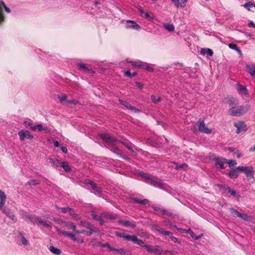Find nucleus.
<instances>
[{
  "label": "nucleus",
  "mask_w": 255,
  "mask_h": 255,
  "mask_svg": "<svg viewBox=\"0 0 255 255\" xmlns=\"http://www.w3.org/2000/svg\"><path fill=\"white\" fill-rule=\"evenodd\" d=\"M250 108L251 106L249 104L239 106H237V105L234 107L231 108L228 111V113L232 116L240 117L247 113Z\"/></svg>",
  "instance_id": "obj_1"
},
{
  "label": "nucleus",
  "mask_w": 255,
  "mask_h": 255,
  "mask_svg": "<svg viewBox=\"0 0 255 255\" xmlns=\"http://www.w3.org/2000/svg\"><path fill=\"white\" fill-rule=\"evenodd\" d=\"M238 169L240 170L241 172H244L246 175L248 180L250 181L253 180L255 181V172L253 167L252 166H239L238 167Z\"/></svg>",
  "instance_id": "obj_2"
},
{
  "label": "nucleus",
  "mask_w": 255,
  "mask_h": 255,
  "mask_svg": "<svg viewBox=\"0 0 255 255\" xmlns=\"http://www.w3.org/2000/svg\"><path fill=\"white\" fill-rule=\"evenodd\" d=\"M115 234L117 237L122 238L128 241H130L135 244H140L141 243L135 235H127L124 232L119 231L115 232Z\"/></svg>",
  "instance_id": "obj_3"
},
{
  "label": "nucleus",
  "mask_w": 255,
  "mask_h": 255,
  "mask_svg": "<svg viewBox=\"0 0 255 255\" xmlns=\"http://www.w3.org/2000/svg\"><path fill=\"white\" fill-rule=\"evenodd\" d=\"M92 218L98 221L99 222V223L101 225H103L105 221L103 218H106L107 219H112V215L108 214L106 213H103L101 214V215H98L93 213L92 214Z\"/></svg>",
  "instance_id": "obj_4"
},
{
  "label": "nucleus",
  "mask_w": 255,
  "mask_h": 255,
  "mask_svg": "<svg viewBox=\"0 0 255 255\" xmlns=\"http://www.w3.org/2000/svg\"><path fill=\"white\" fill-rule=\"evenodd\" d=\"M145 178L148 180V183L160 189H163L164 188V185L161 183L159 180H154L151 178L150 175H146L144 176Z\"/></svg>",
  "instance_id": "obj_5"
},
{
  "label": "nucleus",
  "mask_w": 255,
  "mask_h": 255,
  "mask_svg": "<svg viewBox=\"0 0 255 255\" xmlns=\"http://www.w3.org/2000/svg\"><path fill=\"white\" fill-rule=\"evenodd\" d=\"M3 8L8 13H10L11 11L10 9L6 6L4 1L0 0V25L2 24L5 19V16L2 12Z\"/></svg>",
  "instance_id": "obj_6"
},
{
  "label": "nucleus",
  "mask_w": 255,
  "mask_h": 255,
  "mask_svg": "<svg viewBox=\"0 0 255 255\" xmlns=\"http://www.w3.org/2000/svg\"><path fill=\"white\" fill-rule=\"evenodd\" d=\"M119 103L121 105H123L126 109L131 111L135 113H140L141 111L130 104L128 102L124 101L123 100H119Z\"/></svg>",
  "instance_id": "obj_7"
},
{
  "label": "nucleus",
  "mask_w": 255,
  "mask_h": 255,
  "mask_svg": "<svg viewBox=\"0 0 255 255\" xmlns=\"http://www.w3.org/2000/svg\"><path fill=\"white\" fill-rule=\"evenodd\" d=\"M85 183L88 184L90 185L92 189L94 191V193L95 194H100L101 193L102 189L100 187L98 186L97 184L93 181L90 180L88 179H86L85 180Z\"/></svg>",
  "instance_id": "obj_8"
},
{
  "label": "nucleus",
  "mask_w": 255,
  "mask_h": 255,
  "mask_svg": "<svg viewBox=\"0 0 255 255\" xmlns=\"http://www.w3.org/2000/svg\"><path fill=\"white\" fill-rule=\"evenodd\" d=\"M234 126L237 128V133H239L243 131H245L247 130V126L243 121L235 122L234 123Z\"/></svg>",
  "instance_id": "obj_9"
},
{
  "label": "nucleus",
  "mask_w": 255,
  "mask_h": 255,
  "mask_svg": "<svg viewBox=\"0 0 255 255\" xmlns=\"http://www.w3.org/2000/svg\"><path fill=\"white\" fill-rule=\"evenodd\" d=\"M18 134L19 136V138L20 140L23 141L25 139V138H27L28 139H32L33 138V136L31 134L30 132L28 130H22L18 132Z\"/></svg>",
  "instance_id": "obj_10"
},
{
  "label": "nucleus",
  "mask_w": 255,
  "mask_h": 255,
  "mask_svg": "<svg viewBox=\"0 0 255 255\" xmlns=\"http://www.w3.org/2000/svg\"><path fill=\"white\" fill-rule=\"evenodd\" d=\"M198 129L200 132L206 134H210L212 131L211 129L208 128L207 127L203 121L199 123L198 125Z\"/></svg>",
  "instance_id": "obj_11"
},
{
  "label": "nucleus",
  "mask_w": 255,
  "mask_h": 255,
  "mask_svg": "<svg viewBox=\"0 0 255 255\" xmlns=\"http://www.w3.org/2000/svg\"><path fill=\"white\" fill-rule=\"evenodd\" d=\"M214 159L216 162V164L219 165L221 169H225L226 168V166H225V163L227 162V159L219 156L215 157Z\"/></svg>",
  "instance_id": "obj_12"
},
{
  "label": "nucleus",
  "mask_w": 255,
  "mask_h": 255,
  "mask_svg": "<svg viewBox=\"0 0 255 255\" xmlns=\"http://www.w3.org/2000/svg\"><path fill=\"white\" fill-rule=\"evenodd\" d=\"M126 26L127 28H130L134 30H139L140 26L134 21L128 20L126 21Z\"/></svg>",
  "instance_id": "obj_13"
},
{
  "label": "nucleus",
  "mask_w": 255,
  "mask_h": 255,
  "mask_svg": "<svg viewBox=\"0 0 255 255\" xmlns=\"http://www.w3.org/2000/svg\"><path fill=\"white\" fill-rule=\"evenodd\" d=\"M217 186L230 193L232 196H236V191L234 189H230L229 186L224 184H217Z\"/></svg>",
  "instance_id": "obj_14"
},
{
  "label": "nucleus",
  "mask_w": 255,
  "mask_h": 255,
  "mask_svg": "<svg viewBox=\"0 0 255 255\" xmlns=\"http://www.w3.org/2000/svg\"><path fill=\"white\" fill-rule=\"evenodd\" d=\"M0 210H1V211L10 219L14 221H16L15 217L14 214L11 212L9 209L6 208L3 206L2 209H0Z\"/></svg>",
  "instance_id": "obj_15"
},
{
  "label": "nucleus",
  "mask_w": 255,
  "mask_h": 255,
  "mask_svg": "<svg viewBox=\"0 0 255 255\" xmlns=\"http://www.w3.org/2000/svg\"><path fill=\"white\" fill-rule=\"evenodd\" d=\"M153 228L157 232H159L160 234L166 236H168L169 237L172 234V233L170 232L165 231L163 228L160 227L158 225H154Z\"/></svg>",
  "instance_id": "obj_16"
},
{
  "label": "nucleus",
  "mask_w": 255,
  "mask_h": 255,
  "mask_svg": "<svg viewBox=\"0 0 255 255\" xmlns=\"http://www.w3.org/2000/svg\"><path fill=\"white\" fill-rule=\"evenodd\" d=\"M240 172V170L238 169L237 167V168L230 170L228 173V175L231 179H235L238 177Z\"/></svg>",
  "instance_id": "obj_17"
},
{
  "label": "nucleus",
  "mask_w": 255,
  "mask_h": 255,
  "mask_svg": "<svg viewBox=\"0 0 255 255\" xmlns=\"http://www.w3.org/2000/svg\"><path fill=\"white\" fill-rule=\"evenodd\" d=\"M131 200L134 203L141 205H145L149 203V200L147 199H140L137 197H133L131 198Z\"/></svg>",
  "instance_id": "obj_18"
},
{
  "label": "nucleus",
  "mask_w": 255,
  "mask_h": 255,
  "mask_svg": "<svg viewBox=\"0 0 255 255\" xmlns=\"http://www.w3.org/2000/svg\"><path fill=\"white\" fill-rule=\"evenodd\" d=\"M119 223L122 224L124 227H130L132 228H134L136 227V224L134 222H130L126 220H120Z\"/></svg>",
  "instance_id": "obj_19"
},
{
  "label": "nucleus",
  "mask_w": 255,
  "mask_h": 255,
  "mask_svg": "<svg viewBox=\"0 0 255 255\" xmlns=\"http://www.w3.org/2000/svg\"><path fill=\"white\" fill-rule=\"evenodd\" d=\"M127 254V251L125 249L121 248L117 249L113 248V255H126Z\"/></svg>",
  "instance_id": "obj_20"
},
{
  "label": "nucleus",
  "mask_w": 255,
  "mask_h": 255,
  "mask_svg": "<svg viewBox=\"0 0 255 255\" xmlns=\"http://www.w3.org/2000/svg\"><path fill=\"white\" fill-rule=\"evenodd\" d=\"M99 136L106 143L110 144L112 143V137L107 133L100 134Z\"/></svg>",
  "instance_id": "obj_21"
},
{
  "label": "nucleus",
  "mask_w": 255,
  "mask_h": 255,
  "mask_svg": "<svg viewBox=\"0 0 255 255\" xmlns=\"http://www.w3.org/2000/svg\"><path fill=\"white\" fill-rule=\"evenodd\" d=\"M228 46L230 48L236 51L237 53L239 54L240 57H243V53L241 50L238 47V46L236 44L234 43H230L228 44Z\"/></svg>",
  "instance_id": "obj_22"
},
{
  "label": "nucleus",
  "mask_w": 255,
  "mask_h": 255,
  "mask_svg": "<svg viewBox=\"0 0 255 255\" xmlns=\"http://www.w3.org/2000/svg\"><path fill=\"white\" fill-rule=\"evenodd\" d=\"M0 209H2V207L5 203V201L6 199V196L4 192L0 189Z\"/></svg>",
  "instance_id": "obj_23"
},
{
  "label": "nucleus",
  "mask_w": 255,
  "mask_h": 255,
  "mask_svg": "<svg viewBox=\"0 0 255 255\" xmlns=\"http://www.w3.org/2000/svg\"><path fill=\"white\" fill-rule=\"evenodd\" d=\"M161 213L163 215H166L172 218L176 217V214L170 210H166L163 208V209L161 210Z\"/></svg>",
  "instance_id": "obj_24"
},
{
  "label": "nucleus",
  "mask_w": 255,
  "mask_h": 255,
  "mask_svg": "<svg viewBox=\"0 0 255 255\" xmlns=\"http://www.w3.org/2000/svg\"><path fill=\"white\" fill-rule=\"evenodd\" d=\"M200 54L203 55L207 54L210 56H212L213 55V51L210 48H203L201 49Z\"/></svg>",
  "instance_id": "obj_25"
},
{
  "label": "nucleus",
  "mask_w": 255,
  "mask_h": 255,
  "mask_svg": "<svg viewBox=\"0 0 255 255\" xmlns=\"http://www.w3.org/2000/svg\"><path fill=\"white\" fill-rule=\"evenodd\" d=\"M39 226L42 225L46 228H50L51 227V223L49 221L44 222L41 219H38L36 223Z\"/></svg>",
  "instance_id": "obj_26"
},
{
  "label": "nucleus",
  "mask_w": 255,
  "mask_h": 255,
  "mask_svg": "<svg viewBox=\"0 0 255 255\" xmlns=\"http://www.w3.org/2000/svg\"><path fill=\"white\" fill-rule=\"evenodd\" d=\"M237 86L238 92L240 94H242L243 92H245L246 94H247V89L246 86H242L239 83L237 84Z\"/></svg>",
  "instance_id": "obj_27"
},
{
  "label": "nucleus",
  "mask_w": 255,
  "mask_h": 255,
  "mask_svg": "<svg viewBox=\"0 0 255 255\" xmlns=\"http://www.w3.org/2000/svg\"><path fill=\"white\" fill-rule=\"evenodd\" d=\"M49 249L50 252H51L53 254L56 255H59L61 253V251L60 249L56 248L52 246H50Z\"/></svg>",
  "instance_id": "obj_28"
},
{
  "label": "nucleus",
  "mask_w": 255,
  "mask_h": 255,
  "mask_svg": "<svg viewBox=\"0 0 255 255\" xmlns=\"http://www.w3.org/2000/svg\"><path fill=\"white\" fill-rule=\"evenodd\" d=\"M139 241H141V243H140V244L137 245L144 248L147 251L152 253L153 249L151 248V246L147 245H144L143 241L140 239H139Z\"/></svg>",
  "instance_id": "obj_29"
},
{
  "label": "nucleus",
  "mask_w": 255,
  "mask_h": 255,
  "mask_svg": "<svg viewBox=\"0 0 255 255\" xmlns=\"http://www.w3.org/2000/svg\"><path fill=\"white\" fill-rule=\"evenodd\" d=\"M124 75L125 76L129 77L130 78H132V77L135 76L137 75L136 72L130 73V70L129 69H127L125 71Z\"/></svg>",
  "instance_id": "obj_30"
},
{
  "label": "nucleus",
  "mask_w": 255,
  "mask_h": 255,
  "mask_svg": "<svg viewBox=\"0 0 255 255\" xmlns=\"http://www.w3.org/2000/svg\"><path fill=\"white\" fill-rule=\"evenodd\" d=\"M81 225L82 226L87 228V229H92V228H94L92 224L84 221L81 222Z\"/></svg>",
  "instance_id": "obj_31"
},
{
  "label": "nucleus",
  "mask_w": 255,
  "mask_h": 255,
  "mask_svg": "<svg viewBox=\"0 0 255 255\" xmlns=\"http://www.w3.org/2000/svg\"><path fill=\"white\" fill-rule=\"evenodd\" d=\"M228 103L232 108L237 106L238 104V101L236 99L232 98L228 101Z\"/></svg>",
  "instance_id": "obj_32"
},
{
  "label": "nucleus",
  "mask_w": 255,
  "mask_h": 255,
  "mask_svg": "<svg viewBox=\"0 0 255 255\" xmlns=\"http://www.w3.org/2000/svg\"><path fill=\"white\" fill-rule=\"evenodd\" d=\"M65 171L66 172H70L71 170V168L68 165V163L67 162H62L61 165H60Z\"/></svg>",
  "instance_id": "obj_33"
},
{
  "label": "nucleus",
  "mask_w": 255,
  "mask_h": 255,
  "mask_svg": "<svg viewBox=\"0 0 255 255\" xmlns=\"http://www.w3.org/2000/svg\"><path fill=\"white\" fill-rule=\"evenodd\" d=\"M174 164L176 165L175 169L177 170H179L181 169H183L184 170H186L188 167V165L186 163H183L181 165H178L176 162H173Z\"/></svg>",
  "instance_id": "obj_34"
},
{
  "label": "nucleus",
  "mask_w": 255,
  "mask_h": 255,
  "mask_svg": "<svg viewBox=\"0 0 255 255\" xmlns=\"http://www.w3.org/2000/svg\"><path fill=\"white\" fill-rule=\"evenodd\" d=\"M244 7L246 8L248 10L251 11V8L254 7L255 8V4L252 2H248L244 5Z\"/></svg>",
  "instance_id": "obj_35"
},
{
  "label": "nucleus",
  "mask_w": 255,
  "mask_h": 255,
  "mask_svg": "<svg viewBox=\"0 0 255 255\" xmlns=\"http://www.w3.org/2000/svg\"><path fill=\"white\" fill-rule=\"evenodd\" d=\"M164 27L168 31L171 32L174 30V26L172 24L166 23L164 24Z\"/></svg>",
  "instance_id": "obj_36"
},
{
  "label": "nucleus",
  "mask_w": 255,
  "mask_h": 255,
  "mask_svg": "<svg viewBox=\"0 0 255 255\" xmlns=\"http://www.w3.org/2000/svg\"><path fill=\"white\" fill-rule=\"evenodd\" d=\"M151 99L154 104H157L161 101V98L160 97H157L154 95L151 96Z\"/></svg>",
  "instance_id": "obj_37"
},
{
  "label": "nucleus",
  "mask_w": 255,
  "mask_h": 255,
  "mask_svg": "<svg viewBox=\"0 0 255 255\" xmlns=\"http://www.w3.org/2000/svg\"><path fill=\"white\" fill-rule=\"evenodd\" d=\"M25 218L28 219L30 222L32 223H36L37 222V220H38V219L34 217H32L31 216V215H25Z\"/></svg>",
  "instance_id": "obj_38"
},
{
  "label": "nucleus",
  "mask_w": 255,
  "mask_h": 255,
  "mask_svg": "<svg viewBox=\"0 0 255 255\" xmlns=\"http://www.w3.org/2000/svg\"><path fill=\"white\" fill-rule=\"evenodd\" d=\"M19 234L21 237V242L22 244L25 246H26L28 245V242L27 240L25 238L24 234L21 232H19Z\"/></svg>",
  "instance_id": "obj_39"
},
{
  "label": "nucleus",
  "mask_w": 255,
  "mask_h": 255,
  "mask_svg": "<svg viewBox=\"0 0 255 255\" xmlns=\"http://www.w3.org/2000/svg\"><path fill=\"white\" fill-rule=\"evenodd\" d=\"M247 70L252 77H255V67L247 66Z\"/></svg>",
  "instance_id": "obj_40"
},
{
  "label": "nucleus",
  "mask_w": 255,
  "mask_h": 255,
  "mask_svg": "<svg viewBox=\"0 0 255 255\" xmlns=\"http://www.w3.org/2000/svg\"><path fill=\"white\" fill-rule=\"evenodd\" d=\"M66 226L70 228H71L75 232H76V231H77L76 225L72 222L67 223L66 224Z\"/></svg>",
  "instance_id": "obj_41"
},
{
  "label": "nucleus",
  "mask_w": 255,
  "mask_h": 255,
  "mask_svg": "<svg viewBox=\"0 0 255 255\" xmlns=\"http://www.w3.org/2000/svg\"><path fill=\"white\" fill-rule=\"evenodd\" d=\"M40 183V181L38 180H31L30 181H28L27 184L29 185H37Z\"/></svg>",
  "instance_id": "obj_42"
},
{
  "label": "nucleus",
  "mask_w": 255,
  "mask_h": 255,
  "mask_svg": "<svg viewBox=\"0 0 255 255\" xmlns=\"http://www.w3.org/2000/svg\"><path fill=\"white\" fill-rule=\"evenodd\" d=\"M88 230H89L88 231H86V233H85V235H86L87 236H90L94 232H95L96 231L95 228H92V229H88Z\"/></svg>",
  "instance_id": "obj_43"
},
{
  "label": "nucleus",
  "mask_w": 255,
  "mask_h": 255,
  "mask_svg": "<svg viewBox=\"0 0 255 255\" xmlns=\"http://www.w3.org/2000/svg\"><path fill=\"white\" fill-rule=\"evenodd\" d=\"M131 64L135 67H138L139 68H141L143 66V64H140L138 62L134 61V62H131Z\"/></svg>",
  "instance_id": "obj_44"
},
{
  "label": "nucleus",
  "mask_w": 255,
  "mask_h": 255,
  "mask_svg": "<svg viewBox=\"0 0 255 255\" xmlns=\"http://www.w3.org/2000/svg\"><path fill=\"white\" fill-rule=\"evenodd\" d=\"M50 160L51 161V162H52L53 164L56 165V166H60L62 163V162H61L58 159H50Z\"/></svg>",
  "instance_id": "obj_45"
},
{
  "label": "nucleus",
  "mask_w": 255,
  "mask_h": 255,
  "mask_svg": "<svg viewBox=\"0 0 255 255\" xmlns=\"http://www.w3.org/2000/svg\"><path fill=\"white\" fill-rule=\"evenodd\" d=\"M230 211H232L233 213L234 214V215L236 217H240L241 212H239L238 211L235 210V209L231 208H230Z\"/></svg>",
  "instance_id": "obj_46"
},
{
  "label": "nucleus",
  "mask_w": 255,
  "mask_h": 255,
  "mask_svg": "<svg viewBox=\"0 0 255 255\" xmlns=\"http://www.w3.org/2000/svg\"><path fill=\"white\" fill-rule=\"evenodd\" d=\"M227 162L228 163L229 166L230 167H232L237 164L236 161L234 160H228Z\"/></svg>",
  "instance_id": "obj_47"
},
{
  "label": "nucleus",
  "mask_w": 255,
  "mask_h": 255,
  "mask_svg": "<svg viewBox=\"0 0 255 255\" xmlns=\"http://www.w3.org/2000/svg\"><path fill=\"white\" fill-rule=\"evenodd\" d=\"M240 218L243 219V220H244L245 221H248V220H249V217L248 216V215L247 214L242 213H241Z\"/></svg>",
  "instance_id": "obj_48"
},
{
  "label": "nucleus",
  "mask_w": 255,
  "mask_h": 255,
  "mask_svg": "<svg viewBox=\"0 0 255 255\" xmlns=\"http://www.w3.org/2000/svg\"><path fill=\"white\" fill-rule=\"evenodd\" d=\"M78 67L81 69L83 70L84 71L86 72L87 70L88 69V68L86 67V65H85L83 63H78Z\"/></svg>",
  "instance_id": "obj_49"
},
{
  "label": "nucleus",
  "mask_w": 255,
  "mask_h": 255,
  "mask_svg": "<svg viewBox=\"0 0 255 255\" xmlns=\"http://www.w3.org/2000/svg\"><path fill=\"white\" fill-rule=\"evenodd\" d=\"M69 213L70 214V215L72 216L74 218H78V216L77 214H75L74 213V211L73 209L72 208H70V210L69 211Z\"/></svg>",
  "instance_id": "obj_50"
},
{
  "label": "nucleus",
  "mask_w": 255,
  "mask_h": 255,
  "mask_svg": "<svg viewBox=\"0 0 255 255\" xmlns=\"http://www.w3.org/2000/svg\"><path fill=\"white\" fill-rule=\"evenodd\" d=\"M37 128L38 129V130L39 131H41L42 130V127L41 125L38 124L33 127H31V129L33 130H35Z\"/></svg>",
  "instance_id": "obj_51"
},
{
  "label": "nucleus",
  "mask_w": 255,
  "mask_h": 255,
  "mask_svg": "<svg viewBox=\"0 0 255 255\" xmlns=\"http://www.w3.org/2000/svg\"><path fill=\"white\" fill-rule=\"evenodd\" d=\"M57 231L59 234H62L65 236H68V235L70 233V232H67V231H65L64 230H60V229H57Z\"/></svg>",
  "instance_id": "obj_52"
},
{
  "label": "nucleus",
  "mask_w": 255,
  "mask_h": 255,
  "mask_svg": "<svg viewBox=\"0 0 255 255\" xmlns=\"http://www.w3.org/2000/svg\"><path fill=\"white\" fill-rule=\"evenodd\" d=\"M190 236L192 238L197 240H198L199 238H200L202 235H200L199 236H198L193 232H191V233L190 234Z\"/></svg>",
  "instance_id": "obj_53"
},
{
  "label": "nucleus",
  "mask_w": 255,
  "mask_h": 255,
  "mask_svg": "<svg viewBox=\"0 0 255 255\" xmlns=\"http://www.w3.org/2000/svg\"><path fill=\"white\" fill-rule=\"evenodd\" d=\"M141 68L145 69L147 71H149V72H152V71H153V70H154V69L152 67L149 66L148 65H145L144 64H143V66L142 67H141Z\"/></svg>",
  "instance_id": "obj_54"
},
{
  "label": "nucleus",
  "mask_w": 255,
  "mask_h": 255,
  "mask_svg": "<svg viewBox=\"0 0 255 255\" xmlns=\"http://www.w3.org/2000/svg\"><path fill=\"white\" fill-rule=\"evenodd\" d=\"M77 103H78L77 101L75 100L66 101V103L67 105H72V104L75 105L77 104Z\"/></svg>",
  "instance_id": "obj_55"
},
{
  "label": "nucleus",
  "mask_w": 255,
  "mask_h": 255,
  "mask_svg": "<svg viewBox=\"0 0 255 255\" xmlns=\"http://www.w3.org/2000/svg\"><path fill=\"white\" fill-rule=\"evenodd\" d=\"M152 253H154L156 255H160L161 254V251L158 248L153 249Z\"/></svg>",
  "instance_id": "obj_56"
},
{
  "label": "nucleus",
  "mask_w": 255,
  "mask_h": 255,
  "mask_svg": "<svg viewBox=\"0 0 255 255\" xmlns=\"http://www.w3.org/2000/svg\"><path fill=\"white\" fill-rule=\"evenodd\" d=\"M58 98H59L60 102L61 103H63L64 102H65V101L66 102V101H67L66 100V98H67L66 95H63L61 96H59Z\"/></svg>",
  "instance_id": "obj_57"
},
{
  "label": "nucleus",
  "mask_w": 255,
  "mask_h": 255,
  "mask_svg": "<svg viewBox=\"0 0 255 255\" xmlns=\"http://www.w3.org/2000/svg\"><path fill=\"white\" fill-rule=\"evenodd\" d=\"M71 238V239L73 241H78V239L75 237V236L72 234L71 233H69L68 236Z\"/></svg>",
  "instance_id": "obj_58"
},
{
  "label": "nucleus",
  "mask_w": 255,
  "mask_h": 255,
  "mask_svg": "<svg viewBox=\"0 0 255 255\" xmlns=\"http://www.w3.org/2000/svg\"><path fill=\"white\" fill-rule=\"evenodd\" d=\"M169 238L174 243H179V240H178V239H177L175 237L173 236V234H172V235H171Z\"/></svg>",
  "instance_id": "obj_59"
},
{
  "label": "nucleus",
  "mask_w": 255,
  "mask_h": 255,
  "mask_svg": "<svg viewBox=\"0 0 255 255\" xmlns=\"http://www.w3.org/2000/svg\"><path fill=\"white\" fill-rule=\"evenodd\" d=\"M176 7H179L180 6L179 0H171Z\"/></svg>",
  "instance_id": "obj_60"
},
{
  "label": "nucleus",
  "mask_w": 255,
  "mask_h": 255,
  "mask_svg": "<svg viewBox=\"0 0 255 255\" xmlns=\"http://www.w3.org/2000/svg\"><path fill=\"white\" fill-rule=\"evenodd\" d=\"M135 83L139 89H142L143 88V85L142 84V83L139 82H135Z\"/></svg>",
  "instance_id": "obj_61"
},
{
  "label": "nucleus",
  "mask_w": 255,
  "mask_h": 255,
  "mask_svg": "<svg viewBox=\"0 0 255 255\" xmlns=\"http://www.w3.org/2000/svg\"><path fill=\"white\" fill-rule=\"evenodd\" d=\"M145 17L148 20H151L153 18V17L151 16L150 14L147 12L145 13Z\"/></svg>",
  "instance_id": "obj_62"
},
{
  "label": "nucleus",
  "mask_w": 255,
  "mask_h": 255,
  "mask_svg": "<svg viewBox=\"0 0 255 255\" xmlns=\"http://www.w3.org/2000/svg\"><path fill=\"white\" fill-rule=\"evenodd\" d=\"M70 208H69V207L62 208H61V212H62L63 213H67V212H69V210H70Z\"/></svg>",
  "instance_id": "obj_63"
},
{
  "label": "nucleus",
  "mask_w": 255,
  "mask_h": 255,
  "mask_svg": "<svg viewBox=\"0 0 255 255\" xmlns=\"http://www.w3.org/2000/svg\"><path fill=\"white\" fill-rule=\"evenodd\" d=\"M187 0H181V1L180 3V7H184L186 5V2Z\"/></svg>",
  "instance_id": "obj_64"
}]
</instances>
